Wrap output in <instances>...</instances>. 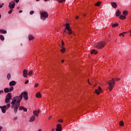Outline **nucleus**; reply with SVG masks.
<instances>
[{
  "instance_id": "1",
  "label": "nucleus",
  "mask_w": 131,
  "mask_h": 131,
  "mask_svg": "<svg viewBox=\"0 0 131 131\" xmlns=\"http://www.w3.org/2000/svg\"><path fill=\"white\" fill-rule=\"evenodd\" d=\"M22 97L21 95L13 97L12 101H11V108H13L14 113H17L18 109L20 106V102L22 100Z\"/></svg>"
},
{
  "instance_id": "2",
  "label": "nucleus",
  "mask_w": 131,
  "mask_h": 131,
  "mask_svg": "<svg viewBox=\"0 0 131 131\" xmlns=\"http://www.w3.org/2000/svg\"><path fill=\"white\" fill-rule=\"evenodd\" d=\"M40 19L43 21H45L49 17V14L45 11L40 12Z\"/></svg>"
},
{
  "instance_id": "3",
  "label": "nucleus",
  "mask_w": 131,
  "mask_h": 131,
  "mask_svg": "<svg viewBox=\"0 0 131 131\" xmlns=\"http://www.w3.org/2000/svg\"><path fill=\"white\" fill-rule=\"evenodd\" d=\"M105 46H106V42L104 41H101L94 44L95 48L97 49H103Z\"/></svg>"
},
{
  "instance_id": "4",
  "label": "nucleus",
  "mask_w": 131,
  "mask_h": 131,
  "mask_svg": "<svg viewBox=\"0 0 131 131\" xmlns=\"http://www.w3.org/2000/svg\"><path fill=\"white\" fill-rule=\"evenodd\" d=\"M11 107V104L8 103L7 105H4L3 106H0V108L3 113H6V112L8 109Z\"/></svg>"
},
{
  "instance_id": "5",
  "label": "nucleus",
  "mask_w": 131,
  "mask_h": 131,
  "mask_svg": "<svg viewBox=\"0 0 131 131\" xmlns=\"http://www.w3.org/2000/svg\"><path fill=\"white\" fill-rule=\"evenodd\" d=\"M20 96L21 97L22 99H23L24 97V99L26 100V101L28 100V93H27V92L24 91L22 92L20 94Z\"/></svg>"
},
{
  "instance_id": "6",
  "label": "nucleus",
  "mask_w": 131,
  "mask_h": 131,
  "mask_svg": "<svg viewBox=\"0 0 131 131\" xmlns=\"http://www.w3.org/2000/svg\"><path fill=\"white\" fill-rule=\"evenodd\" d=\"M10 100H12V94L8 93L6 96L5 103H6V104L8 103H10Z\"/></svg>"
},
{
  "instance_id": "7",
  "label": "nucleus",
  "mask_w": 131,
  "mask_h": 131,
  "mask_svg": "<svg viewBox=\"0 0 131 131\" xmlns=\"http://www.w3.org/2000/svg\"><path fill=\"white\" fill-rule=\"evenodd\" d=\"M9 8L10 10H13L15 8V2L11 1L9 4Z\"/></svg>"
},
{
  "instance_id": "8",
  "label": "nucleus",
  "mask_w": 131,
  "mask_h": 131,
  "mask_svg": "<svg viewBox=\"0 0 131 131\" xmlns=\"http://www.w3.org/2000/svg\"><path fill=\"white\" fill-rule=\"evenodd\" d=\"M40 113V111L39 110H38L37 111L35 110L34 111L33 113L34 114V116H36L37 117H38V115Z\"/></svg>"
},
{
  "instance_id": "9",
  "label": "nucleus",
  "mask_w": 131,
  "mask_h": 131,
  "mask_svg": "<svg viewBox=\"0 0 131 131\" xmlns=\"http://www.w3.org/2000/svg\"><path fill=\"white\" fill-rule=\"evenodd\" d=\"M102 92V88L100 86H98V89L95 90V93L97 95H100V93Z\"/></svg>"
},
{
  "instance_id": "10",
  "label": "nucleus",
  "mask_w": 131,
  "mask_h": 131,
  "mask_svg": "<svg viewBox=\"0 0 131 131\" xmlns=\"http://www.w3.org/2000/svg\"><path fill=\"white\" fill-rule=\"evenodd\" d=\"M18 110H19V111H22V110H23L24 112H27V108H25L23 106H19Z\"/></svg>"
},
{
  "instance_id": "11",
  "label": "nucleus",
  "mask_w": 131,
  "mask_h": 131,
  "mask_svg": "<svg viewBox=\"0 0 131 131\" xmlns=\"http://www.w3.org/2000/svg\"><path fill=\"white\" fill-rule=\"evenodd\" d=\"M17 84V82L15 81H12L9 82V85L10 86H14Z\"/></svg>"
},
{
  "instance_id": "12",
  "label": "nucleus",
  "mask_w": 131,
  "mask_h": 131,
  "mask_svg": "<svg viewBox=\"0 0 131 131\" xmlns=\"http://www.w3.org/2000/svg\"><path fill=\"white\" fill-rule=\"evenodd\" d=\"M62 130V125L61 124H58L57 125L56 131H59Z\"/></svg>"
},
{
  "instance_id": "13",
  "label": "nucleus",
  "mask_w": 131,
  "mask_h": 131,
  "mask_svg": "<svg viewBox=\"0 0 131 131\" xmlns=\"http://www.w3.org/2000/svg\"><path fill=\"white\" fill-rule=\"evenodd\" d=\"M27 74H28V73L27 72V70L25 69L23 71V74L24 77H28Z\"/></svg>"
},
{
  "instance_id": "14",
  "label": "nucleus",
  "mask_w": 131,
  "mask_h": 131,
  "mask_svg": "<svg viewBox=\"0 0 131 131\" xmlns=\"http://www.w3.org/2000/svg\"><path fill=\"white\" fill-rule=\"evenodd\" d=\"M33 121H35V116H32L30 117V119L29 120V122H33Z\"/></svg>"
},
{
  "instance_id": "15",
  "label": "nucleus",
  "mask_w": 131,
  "mask_h": 131,
  "mask_svg": "<svg viewBox=\"0 0 131 131\" xmlns=\"http://www.w3.org/2000/svg\"><path fill=\"white\" fill-rule=\"evenodd\" d=\"M112 7L114 8V9H116L117 8V4H116V2H112Z\"/></svg>"
},
{
  "instance_id": "16",
  "label": "nucleus",
  "mask_w": 131,
  "mask_h": 131,
  "mask_svg": "<svg viewBox=\"0 0 131 131\" xmlns=\"http://www.w3.org/2000/svg\"><path fill=\"white\" fill-rule=\"evenodd\" d=\"M66 29L68 30V31H70L71 30V29H70V26H69V24L67 23L66 24Z\"/></svg>"
},
{
  "instance_id": "17",
  "label": "nucleus",
  "mask_w": 131,
  "mask_h": 131,
  "mask_svg": "<svg viewBox=\"0 0 131 131\" xmlns=\"http://www.w3.org/2000/svg\"><path fill=\"white\" fill-rule=\"evenodd\" d=\"M29 40H33L34 39V37L32 35H29L28 36Z\"/></svg>"
},
{
  "instance_id": "18",
  "label": "nucleus",
  "mask_w": 131,
  "mask_h": 131,
  "mask_svg": "<svg viewBox=\"0 0 131 131\" xmlns=\"http://www.w3.org/2000/svg\"><path fill=\"white\" fill-rule=\"evenodd\" d=\"M91 54H94V55H97V54H98V51H97L96 50L93 49V50H92Z\"/></svg>"
},
{
  "instance_id": "19",
  "label": "nucleus",
  "mask_w": 131,
  "mask_h": 131,
  "mask_svg": "<svg viewBox=\"0 0 131 131\" xmlns=\"http://www.w3.org/2000/svg\"><path fill=\"white\" fill-rule=\"evenodd\" d=\"M120 15H121V12H120V11H119V10H117L116 12V16L117 17H118V16H119Z\"/></svg>"
},
{
  "instance_id": "20",
  "label": "nucleus",
  "mask_w": 131,
  "mask_h": 131,
  "mask_svg": "<svg viewBox=\"0 0 131 131\" xmlns=\"http://www.w3.org/2000/svg\"><path fill=\"white\" fill-rule=\"evenodd\" d=\"M0 33H3V34H7V31L4 29L0 30Z\"/></svg>"
},
{
  "instance_id": "21",
  "label": "nucleus",
  "mask_w": 131,
  "mask_h": 131,
  "mask_svg": "<svg viewBox=\"0 0 131 131\" xmlns=\"http://www.w3.org/2000/svg\"><path fill=\"white\" fill-rule=\"evenodd\" d=\"M36 98H41V94H40L39 92H38L36 94Z\"/></svg>"
},
{
  "instance_id": "22",
  "label": "nucleus",
  "mask_w": 131,
  "mask_h": 131,
  "mask_svg": "<svg viewBox=\"0 0 131 131\" xmlns=\"http://www.w3.org/2000/svg\"><path fill=\"white\" fill-rule=\"evenodd\" d=\"M114 88V85H110V86L108 87V89L110 91V92H111L112 90H113V88Z\"/></svg>"
},
{
  "instance_id": "23",
  "label": "nucleus",
  "mask_w": 131,
  "mask_h": 131,
  "mask_svg": "<svg viewBox=\"0 0 131 131\" xmlns=\"http://www.w3.org/2000/svg\"><path fill=\"white\" fill-rule=\"evenodd\" d=\"M128 14V12H127V11L125 10L123 11V15H124V16H126Z\"/></svg>"
},
{
  "instance_id": "24",
  "label": "nucleus",
  "mask_w": 131,
  "mask_h": 131,
  "mask_svg": "<svg viewBox=\"0 0 131 131\" xmlns=\"http://www.w3.org/2000/svg\"><path fill=\"white\" fill-rule=\"evenodd\" d=\"M126 17L125 15H121L120 16V19L121 20H124Z\"/></svg>"
},
{
  "instance_id": "25",
  "label": "nucleus",
  "mask_w": 131,
  "mask_h": 131,
  "mask_svg": "<svg viewBox=\"0 0 131 131\" xmlns=\"http://www.w3.org/2000/svg\"><path fill=\"white\" fill-rule=\"evenodd\" d=\"M118 25H119L118 23L114 24L112 25V27L114 28L115 27H117V26H118Z\"/></svg>"
},
{
  "instance_id": "26",
  "label": "nucleus",
  "mask_w": 131,
  "mask_h": 131,
  "mask_svg": "<svg viewBox=\"0 0 131 131\" xmlns=\"http://www.w3.org/2000/svg\"><path fill=\"white\" fill-rule=\"evenodd\" d=\"M0 39L2 40V41H4V40H5V37H4V35H0Z\"/></svg>"
},
{
  "instance_id": "27",
  "label": "nucleus",
  "mask_w": 131,
  "mask_h": 131,
  "mask_svg": "<svg viewBox=\"0 0 131 131\" xmlns=\"http://www.w3.org/2000/svg\"><path fill=\"white\" fill-rule=\"evenodd\" d=\"M101 4H102V2H98L95 4V5L96 6V7H99Z\"/></svg>"
},
{
  "instance_id": "28",
  "label": "nucleus",
  "mask_w": 131,
  "mask_h": 131,
  "mask_svg": "<svg viewBox=\"0 0 131 131\" xmlns=\"http://www.w3.org/2000/svg\"><path fill=\"white\" fill-rule=\"evenodd\" d=\"M33 73V71H30L28 73V75H29V76H31V75H32Z\"/></svg>"
},
{
  "instance_id": "29",
  "label": "nucleus",
  "mask_w": 131,
  "mask_h": 131,
  "mask_svg": "<svg viewBox=\"0 0 131 131\" xmlns=\"http://www.w3.org/2000/svg\"><path fill=\"white\" fill-rule=\"evenodd\" d=\"M4 92H5V93H9V92H10L9 89V88H5L4 89Z\"/></svg>"
},
{
  "instance_id": "30",
  "label": "nucleus",
  "mask_w": 131,
  "mask_h": 131,
  "mask_svg": "<svg viewBox=\"0 0 131 131\" xmlns=\"http://www.w3.org/2000/svg\"><path fill=\"white\" fill-rule=\"evenodd\" d=\"M120 126H123L124 125V122H123V121H120Z\"/></svg>"
},
{
  "instance_id": "31",
  "label": "nucleus",
  "mask_w": 131,
  "mask_h": 131,
  "mask_svg": "<svg viewBox=\"0 0 131 131\" xmlns=\"http://www.w3.org/2000/svg\"><path fill=\"white\" fill-rule=\"evenodd\" d=\"M107 83L109 84V85H112V84L113 83V82L112 81V80L107 82Z\"/></svg>"
},
{
  "instance_id": "32",
  "label": "nucleus",
  "mask_w": 131,
  "mask_h": 131,
  "mask_svg": "<svg viewBox=\"0 0 131 131\" xmlns=\"http://www.w3.org/2000/svg\"><path fill=\"white\" fill-rule=\"evenodd\" d=\"M66 49L64 47H62V49L60 50L61 53H64L66 51Z\"/></svg>"
},
{
  "instance_id": "33",
  "label": "nucleus",
  "mask_w": 131,
  "mask_h": 131,
  "mask_svg": "<svg viewBox=\"0 0 131 131\" xmlns=\"http://www.w3.org/2000/svg\"><path fill=\"white\" fill-rule=\"evenodd\" d=\"M7 79L8 80H10V79H11V74H8L7 75Z\"/></svg>"
},
{
  "instance_id": "34",
  "label": "nucleus",
  "mask_w": 131,
  "mask_h": 131,
  "mask_svg": "<svg viewBox=\"0 0 131 131\" xmlns=\"http://www.w3.org/2000/svg\"><path fill=\"white\" fill-rule=\"evenodd\" d=\"M12 91H14V87L11 86V87L9 89V92H12Z\"/></svg>"
},
{
  "instance_id": "35",
  "label": "nucleus",
  "mask_w": 131,
  "mask_h": 131,
  "mask_svg": "<svg viewBox=\"0 0 131 131\" xmlns=\"http://www.w3.org/2000/svg\"><path fill=\"white\" fill-rule=\"evenodd\" d=\"M57 2H58V3H64V2H65V1L66 0H57Z\"/></svg>"
},
{
  "instance_id": "36",
  "label": "nucleus",
  "mask_w": 131,
  "mask_h": 131,
  "mask_svg": "<svg viewBox=\"0 0 131 131\" xmlns=\"http://www.w3.org/2000/svg\"><path fill=\"white\" fill-rule=\"evenodd\" d=\"M61 45L62 46H61L60 48H63L64 46H65V44L64 43V41H63V40L61 41Z\"/></svg>"
},
{
  "instance_id": "37",
  "label": "nucleus",
  "mask_w": 131,
  "mask_h": 131,
  "mask_svg": "<svg viewBox=\"0 0 131 131\" xmlns=\"http://www.w3.org/2000/svg\"><path fill=\"white\" fill-rule=\"evenodd\" d=\"M112 81H113L112 85H114V84H115V80L112 78Z\"/></svg>"
},
{
  "instance_id": "38",
  "label": "nucleus",
  "mask_w": 131,
  "mask_h": 131,
  "mask_svg": "<svg viewBox=\"0 0 131 131\" xmlns=\"http://www.w3.org/2000/svg\"><path fill=\"white\" fill-rule=\"evenodd\" d=\"M12 12H13V9H11V10L8 12V14L10 15V14H12Z\"/></svg>"
},
{
  "instance_id": "39",
  "label": "nucleus",
  "mask_w": 131,
  "mask_h": 131,
  "mask_svg": "<svg viewBox=\"0 0 131 131\" xmlns=\"http://www.w3.org/2000/svg\"><path fill=\"white\" fill-rule=\"evenodd\" d=\"M34 14V11H31L30 12V15H33Z\"/></svg>"
},
{
  "instance_id": "40",
  "label": "nucleus",
  "mask_w": 131,
  "mask_h": 131,
  "mask_svg": "<svg viewBox=\"0 0 131 131\" xmlns=\"http://www.w3.org/2000/svg\"><path fill=\"white\" fill-rule=\"evenodd\" d=\"M38 86V83H36L35 85H34V88H36Z\"/></svg>"
},
{
  "instance_id": "41",
  "label": "nucleus",
  "mask_w": 131,
  "mask_h": 131,
  "mask_svg": "<svg viewBox=\"0 0 131 131\" xmlns=\"http://www.w3.org/2000/svg\"><path fill=\"white\" fill-rule=\"evenodd\" d=\"M67 33H69V34H71L72 33V31L71 30L70 31H69L68 32H67Z\"/></svg>"
},
{
  "instance_id": "42",
  "label": "nucleus",
  "mask_w": 131,
  "mask_h": 131,
  "mask_svg": "<svg viewBox=\"0 0 131 131\" xmlns=\"http://www.w3.org/2000/svg\"><path fill=\"white\" fill-rule=\"evenodd\" d=\"M119 36H121V35L123 36V37H124V35L123 34V33H120L119 35Z\"/></svg>"
},
{
  "instance_id": "43",
  "label": "nucleus",
  "mask_w": 131,
  "mask_h": 131,
  "mask_svg": "<svg viewBox=\"0 0 131 131\" xmlns=\"http://www.w3.org/2000/svg\"><path fill=\"white\" fill-rule=\"evenodd\" d=\"M28 82H29V80H27L25 82V84H27V83H28Z\"/></svg>"
},
{
  "instance_id": "44",
  "label": "nucleus",
  "mask_w": 131,
  "mask_h": 131,
  "mask_svg": "<svg viewBox=\"0 0 131 131\" xmlns=\"http://www.w3.org/2000/svg\"><path fill=\"white\" fill-rule=\"evenodd\" d=\"M14 120H17V119H18V117H14Z\"/></svg>"
},
{
  "instance_id": "45",
  "label": "nucleus",
  "mask_w": 131,
  "mask_h": 131,
  "mask_svg": "<svg viewBox=\"0 0 131 131\" xmlns=\"http://www.w3.org/2000/svg\"><path fill=\"white\" fill-rule=\"evenodd\" d=\"M14 1L16 2V4H18V3H19V2L20 1V0H14Z\"/></svg>"
},
{
  "instance_id": "46",
  "label": "nucleus",
  "mask_w": 131,
  "mask_h": 131,
  "mask_svg": "<svg viewBox=\"0 0 131 131\" xmlns=\"http://www.w3.org/2000/svg\"><path fill=\"white\" fill-rule=\"evenodd\" d=\"M116 80H117V81H119V80H120V78H117Z\"/></svg>"
},
{
  "instance_id": "47",
  "label": "nucleus",
  "mask_w": 131,
  "mask_h": 131,
  "mask_svg": "<svg viewBox=\"0 0 131 131\" xmlns=\"http://www.w3.org/2000/svg\"><path fill=\"white\" fill-rule=\"evenodd\" d=\"M48 119H49V120L52 119V116H50L48 118Z\"/></svg>"
},
{
  "instance_id": "48",
  "label": "nucleus",
  "mask_w": 131,
  "mask_h": 131,
  "mask_svg": "<svg viewBox=\"0 0 131 131\" xmlns=\"http://www.w3.org/2000/svg\"><path fill=\"white\" fill-rule=\"evenodd\" d=\"M58 121L59 122H63V120H58Z\"/></svg>"
},
{
  "instance_id": "49",
  "label": "nucleus",
  "mask_w": 131,
  "mask_h": 131,
  "mask_svg": "<svg viewBox=\"0 0 131 131\" xmlns=\"http://www.w3.org/2000/svg\"><path fill=\"white\" fill-rule=\"evenodd\" d=\"M88 83H89V84H92V83H91V82H90V80L89 79H88Z\"/></svg>"
},
{
  "instance_id": "50",
  "label": "nucleus",
  "mask_w": 131,
  "mask_h": 131,
  "mask_svg": "<svg viewBox=\"0 0 131 131\" xmlns=\"http://www.w3.org/2000/svg\"><path fill=\"white\" fill-rule=\"evenodd\" d=\"M37 131H42V130L40 128H39Z\"/></svg>"
},
{
  "instance_id": "51",
  "label": "nucleus",
  "mask_w": 131,
  "mask_h": 131,
  "mask_svg": "<svg viewBox=\"0 0 131 131\" xmlns=\"http://www.w3.org/2000/svg\"><path fill=\"white\" fill-rule=\"evenodd\" d=\"M2 128H3V126H0V131H1V129H2Z\"/></svg>"
},
{
  "instance_id": "52",
  "label": "nucleus",
  "mask_w": 131,
  "mask_h": 131,
  "mask_svg": "<svg viewBox=\"0 0 131 131\" xmlns=\"http://www.w3.org/2000/svg\"><path fill=\"white\" fill-rule=\"evenodd\" d=\"M1 8H3V5L0 4V9H1Z\"/></svg>"
},
{
  "instance_id": "53",
  "label": "nucleus",
  "mask_w": 131,
  "mask_h": 131,
  "mask_svg": "<svg viewBox=\"0 0 131 131\" xmlns=\"http://www.w3.org/2000/svg\"><path fill=\"white\" fill-rule=\"evenodd\" d=\"M61 62H62V63H64V59H62V60H61Z\"/></svg>"
},
{
  "instance_id": "54",
  "label": "nucleus",
  "mask_w": 131,
  "mask_h": 131,
  "mask_svg": "<svg viewBox=\"0 0 131 131\" xmlns=\"http://www.w3.org/2000/svg\"><path fill=\"white\" fill-rule=\"evenodd\" d=\"M22 12H23L22 10H20V11H19V13H22Z\"/></svg>"
},
{
  "instance_id": "55",
  "label": "nucleus",
  "mask_w": 131,
  "mask_h": 131,
  "mask_svg": "<svg viewBox=\"0 0 131 131\" xmlns=\"http://www.w3.org/2000/svg\"><path fill=\"white\" fill-rule=\"evenodd\" d=\"M50 0H44V2H49Z\"/></svg>"
},
{
  "instance_id": "56",
  "label": "nucleus",
  "mask_w": 131,
  "mask_h": 131,
  "mask_svg": "<svg viewBox=\"0 0 131 131\" xmlns=\"http://www.w3.org/2000/svg\"><path fill=\"white\" fill-rule=\"evenodd\" d=\"M123 34H124H124H125V33H126V32H123Z\"/></svg>"
},
{
  "instance_id": "57",
  "label": "nucleus",
  "mask_w": 131,
  "mask_h": 131,
  "mask_svg": "<svg viewBox=\"0 0 131 131\" xmlns=\"http://www.w3.org/2000/svg\"><path fill=\"white\" fill-rule=\"evenodd\" d=\"M78 18H79L78 16L76 17V19H78Z\"/></svg>"
},
{
  "instance_id": "58",
  "label": "nucleus",
  "mask_w": 131,
  "mask_h": 131,
  "mask_svg": "<svg viewBox=\"0 0 131 131\" xmlns=\"http://www.w3.org/2000/svg\"><path fill=\"white\" fill-rule=\"evenodd\" d=\"M63 32H66V29L64 30Z\"/></svg>"
},
{
  "instance_id": "59",
  "label": "nucleus",
  "mask_w": 131,
  "mask_h": 131,
  "mask_svg": "<svg viewBox=\"0 0 131 131\" xmlns=\"http://www.w3.org/2000/svg\"><path fill=\"white\" fill-rule=\"evenodd\" d=\"M55 130V129L53 128L52 131H54Z\"/></svg>"
},
{
  "instance_id": "60",
  "label": "nucleus",
  "mask_w": 131,
  "mask_h": 131,
  "mask_svg": "<svg viewBox=\"0 0 131 131\" xmlns=\"http://www.w3.org/2000/svg\"><path fill=\"white\" fill-rule=\"evenodd\" d=\"M1 18H2V15H1V14H0V19H1Z\"/></svg>"
},
{
  "instance_id": "61",
  "label": "nucleus",
  "mask_w": 131,
  "mask_h": 131,
  "mask_svg": "<svg viewBox=\"0 0 131 131\" xmlns=\"http://www.w3.org/2000/svg\"><path fill=\"white\" fill-rule=\"evenodd\" d=\"M36 2H39V0H36Z\"/></svg>"
},
{
  "instance_id": "62",
  "label": "nucleus",
  "mask_w": 131,
  "mask_h": 131,
  "mask_svg": "<svg viewBox=\"0 0 131 131\" xmlns=\"http://www.w3.org/2000/svg\"><path fill=\"white\" fill-rule=\"evenodd\" d=\"M129 32H130V33H131V31H130V30H129Z\"/></svg>"
},
{
  "instance_id": "63",
  "label": "nucleus",
  "mask_w": 131,
  "mask_h": 131,
  "mask_svg": "<svg viewBox=\"0 0 131 131\" xmlns=\"http://www.w3.org/2000/svg\"><path fill=\"white\" fill-rule=\"evenodd\" d=\"M4 3H2V6H3V5H4Z\"/></svg>"
},
{
  "instance_id": "64",
  "label": "nucleus",
  "mask_w": 131,
  "mask_h": 131,
  "mask_svg": "<svg viewBox=\"0 0 131 131\" xmlns=\"http://www.w3.org/2000/svg\"><path fill=\"white\" fill-rule=\"evenodd\" d=\"M83 16H85V14H84Z\"/></svg>"
}]
</instances>
